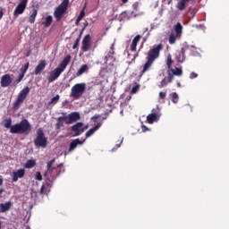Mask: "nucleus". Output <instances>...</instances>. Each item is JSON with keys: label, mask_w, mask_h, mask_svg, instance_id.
I'll use <instances>...</instances> for the list:
<instances>
[{"label": "nucleus", "mask_w": 229, "mask_h": 229, "mask_svg": "<svg viewBox=\"0 0 229 229\" xmlns=\"http://www.w3.org/2000/svg\"><path fill=\"white\" fill-rule=\"evenodd\" d=\"M164 49V45L159 44L157 46H154L152 49H150L148 53L147 56V62L143 66V70L141 71V74H144V72H147V71H149L151 68V65H153V62L160 56V51Z\"/></svg>", "instance_id": "1"}, {"label": "nucleus", "mask_w": 229, "mask_h": 229, "mask_svg": "<svg viewBox=\"0 0 229 229\" xmlns=\"http://www.w3.org/2000/svg\"><path fill=\"white\" fill-rule=\"evenodd\" d=\"M71 63V55H66L64 60L59 64V66L55 68L54 71L50 72L48 77V81L51 83L55 81V80H58L60 78V74L67 69V66Z\"/></svg>", "instance_id": "2"}, {"label": "nucleus", "mask_w": 229, "mask_h": 229, "mask_svg": "<svg viewBox=\"0 0 229 229\" xmlns=\"http://www.w3.org/2000/svg\"><path fill=\"white\" fill-rule=\"evenodd\" d=\"M53 164H55V159H52L47 163V170L44 174L45 178H47L48 182H55V180H56V176L62 173V167L64 165L63 164H60L57 166L53 167Z\"/></svg>", "instance_id": "3"}, {"label": "nucleus", "mask_w": 229, "mask_h": 229, "mask_svg": "<svg viewBox=\"0 0 229 229\" xmlns=\"http://www.w3.org/2000/svg\"><path fill=\"white\" fill-rule=\"evenodd\" d=\"M30 131H31V124L26 119L21 120L20 123H16L11 127V133H24L25 135H29Z\"/></svg>", "instance_id": "4"}, {"label": "nucleus", "mask_w": 229, "mask_h": 229, "mask_svg": "<svg viewBox=\"0 0 229 229\" xmlns=\"http://www.w3.org/2000/svg\"><path fill=\"white\" fill-rule=\"evenodd\" d=\"M30 90L31 89H30V87L27 86L23 88L21 91H20L13 104L14 110H19V108H21V105H22V103L26 101V98H28V95L30 94Z\"/></svg>", "instance_id": "5"}, {"label": "nucleus", "mask_w": 229, "mask_h": 229, "mask_svg": "<svg viewBox=\"0 0 229 229\" xmlns=\"http://www.w3.org/2000/svg\"><path fill=\"white\" fill-rule=\"evenodd\" d=\"M87 89V84L85 82L77 83L72 88L71 98L73 99H80L83 94H85V89Z\"/></svg>", "instance_id": "6"}, {"label": "nucleus", "mask_w": 229, "mask_h": 229, "mask_svg": "<svg viewBox=\"0 0 229 229\" xmlns=\"http://www.w3.org/2000/svg\"><path fill=\"white\" fill-rule=\"evenodd\" d=\"M69 8V0H64L58 7L55 8L54 12V16L56 19V21H61L62 17L65 15V12H67V9Z\"/></svg>", "instance_id": "7"}, {"label": "nucleus", "mask_w": 229, "mask_h": 229, "mask_svg": "<svg viewBox=\"0 0 229 229\" xmlns=\"http://www.w3.org/2000/svg\"><path fill=\"white\" fill-rule=\"evenodd\" d=\"M34 144L37 148H46L47 146V138H46L42 129L38 130Z\"/></svg>", "instance_id": "8"}, {"label": "nucleus", "mask_w": 229, "mask_h": 229, "mask_svg": "<svg viewBox=\"0 0 229 229\" xmlns=\"http://www.w3.org/2000/svg\"><path fill=\"white\" fill-rule=\"evenodd\" d=\"M27 6H28V0H20V3L14 9L13 16L17 17L18 15H22Z\"/></svg>", "instance_id": "9"}, {"label": "nucleus", "mask_w": 229, "mask_h": 229, "mask_svg": "<svg viewBox=\"0 0 229 229\" xmlns=\"http://www.w3.org/2000/svg\"><path fill=\"white\" fill-rule=\"evenodd\" d=\"M187 49H189V46L184 45L180 51H177L175 53V60L179 63V64H183V62H185V53L187 51Z\"/></svg>", "instance_id": "10"}, {"label": "nucleus", "mask_w": 229, "mask_h": 229, "mask_svg": "<svg viewBox=\"0 0 229 229\" xmlns=\"http://www.w3.org/2000/svg\"><path fill=\"white\" fill-rule=\"evenodd\" d=\"M80 119H81L80 113L72 112L66 116L67 121L65 122V124H72V123H76L80 121Z\"/></svg>", "instance_id": "11"}, {"label": "nucleus", "mask_w": 229, "mask_h": 229, "mask_svg": "<svg viewBox=\"0 0 229 229\" xmlns=\"http://www.w3.org/2000/svg\"><path fill=\"white\" fill-rule=\"evenodd\" d=\"M82 126H83V123H81V122H79V123H75L73 126H72L71 131H72V133H74L73 137H80V135H81V133H83Z\"/></svg>", "instance_id": "12"}, {"label": "nucleus", "mask_w": 229, "mask_h": 229, "mask_svg": "<svg viewBox=\"0 0 229 229\" xmlns=\"http://www.w3.org/2000/svg\"><path fill=\"white\" fill-rule=\"evenodd\" d=\"M90 40H92V38L89 34H87L82 39L81 50L83 51V53H87V51L90 49Z\"/></svg>", "instance_id": "13"}, {"label": "nucleus", "mask_w": 229, "mask_h": 229, "mask_svg": "<svg viewBox=\"0 0 229 229\" xmlns=\"http://www.w3.org/2000/svg\"><path fill=\"white\" fill-rule=\"evenodd\" d=\"M82 144H83V141L80 140V139L73 140L70 143V148H69V149L64 152V155H65V156L69 155V153H72V151H74V149H75L76 148H78V146H81Z\"/></svg>", "instance_id": "14"}, {"label": "nucleus", "mask_w": 229, "mask_h": 229, "mask_svg": "<svg viewBox=\"0 0 229 229\" xmlns=\"http://www.w3.org/2000/svg\"><path fill=\"white\" fill-rule=\"evenodd\" d=\"M13 79L10 74H4L1 78V87L6 88L12 85Z\"/></svg>", "instance_id": "15"}, {"label": "nucleus", "mask_w": 229, "mask_h": 229, "mask_svg": "<svg viewBox=\"0 0 229 229\" xmlns=\"http://www.w3.org/2000/svg\"><path fill=\"white\" fill-rule=\"evenodd\" d=\"M24 174H26V170L24 169H19L18 171L13 172V182H18L19 178H24Z\"/></svg>", "instance_id": "16"}, {"label": "nucleus", "mask_w": 229, "mask_h": 229, "mask_svg": "<svg viewBox=\"0 0 229 229\" xmlns=\"http://www.w3.org/2000/svg\"><path fill=\"white\" fill-rule=\"evenodd\" d=\"M46 65H47L46 60L40 61L39 64L35 68L34 74H36V76H38V74H40L42 71L46 69Z\"/></svg>", "instance_id": "17"}, {"label": "nucleus", "mask_w": 229, "mask_h": 229, "mask_svg": "<svg viewBox=\"0 0 229 229\" xmlns=\"http://www.w3.org/2000/svg\"><path fill=\"white\" fill-rule=\"evenodd\" d=\"M167 74H171L172 80H174V76H182L183 71H182V68L170 69L167 71Z\"/></svg>", "instance_id": "18"}, {"label": "nucleus", "mask_w": 229, "mask_h": 229, "mask_svg": "<svg viewBox=\"0 0 229 229\" xmlns=\"http://www.w3.org/2000/svg\"><path fill=\"white\" fill-rule=\"evenodd\" d=\"M189 3H191V0H181L177 3V10L180 12H183L187 6H189Z\"/></svg>", "instance_id": "19"}, {"label": "nucleus", "mask_w": 229, "mask_h": 229, "mask_svg": "<svg viewBox=\"0 0 229 229\" xmlns=\"http://www.w3.org/2000/svg\"><path fill=\"white\" fill-rule=\"evenodd\" d=\"M173 81V75L171 73L168 74V77H165L159 83L158 87L159 89H163V87H165L168 83H171Z\"/></svg>", "instance_id": "20"}, {"label": "nucleus", "mask_w": 229, "mask_h": 229, "mask_svg": "<svg viewBox=\"0 0 229 229\" xmlns=\"http://www.w3.org/2000/svg\"><path fill=\"white\" fill-rule=\"evenodd\" d=\"M12 208V201H8L5 203L0 204V214H4V212H8Z\"/></svg>", "instance_id": "21"}, {"label": "nucleus", "mask_w": 229, "mask_h": 229, "mask_svg": "<svg viewBox=\"0 0 229 229\" xmlns=\"http://www.w3.org/2000/svg\"><path fill=\"white\" fill-rule=\"evenodd\" d=\"M140 35H137L133 39H132V42H131V51H132V53H135V51H137V44H139V42H140Z\"/></svg>", "instance_id": "22"}, {"label": "nucleus", "mask_w": 229, "mask_h": 229, "mask_svg": "<svg viewBox=\"0 0 229 229\" xmlns=\"http://www.w3.org/2000/svg\"><path fill=\"white\" fill-rule=\"evenodd\" d=\"M101 123H98L97 125H95L93 128L89 129L87 132H86V139H89V137H92L93 133H96V131H98V130H99V128H101Z\"/></svg>", "instance_id": "23"}, {"label": "nucleus", "mask_w": 229, "mask_h": 229, "mask_svg": "<svg viewBox=\"0 0 229 229\" xmlns=\"http://www.w3.org/2000/svg\"><path fill=\"white\" fill-rule=\"evenodd\" d=\"M156 121H158V114L156 113H152L147 116V122L148 124H153V123H156Z\"/></svg>", "instance_id": "24"}, {"label": "nucleus", "mask_w": 229, "mask_h": 229, "mask_svg": "<svg viewBox=\"0 0 229 229\" xmlns=\"http://www.w3.org/2000/svg\"><path fill=\"white\" fill-rule=\"evenodd\" d=\"M67 121V117L66 116H61L57 119V123L55 124L56 129L60 130V128H62V126H64V123H66Z\"/></svg>", "instance_id": "25"}, {"label": "nucleus", "mask_w": 229, "mask_h": 229, "mask_svg": "<svg viewBox=\"0 0 229 229\" xmlns=\"http://www.w3.org/2000/svg\"><path fill=\"white\" fill-rule=\"evenodd\" d=\"M181 36H178L177 34H175L174 32H172L169 36V39L168 42L169 44L173 45V44H176V40L177 38H180Z\"/></svg>", "instance_id": "26"}, {"label": "nucleus", "mask_w": 229, "mask_h": 229, "mask_svg": "<svg viewBox=\"0 0 229 229\" xmlns=\"http://www.w3.org/2000/svg\"><path fill=\"white\" fill-rule=\"evenodd\" d=\"M182 30H183L182 23L177 22V24L174 26V31H175V35H177V37H182Z\"/></svg>", "instance_id": "27"}, {"label": "nucleus", "mask_w": 229, "mask_h": 229, "mask_svg": "<svg viewBox=\"0 0 229 229\" xmlns=\"http://www.w3.org/2000/svg\"><path fill=\"white\" fill-rule=\"evenodd\" d=\"M38 13V11H37V9H33L32 13L30 16L29 21L30 22V24L35 23V19H37V15Z\"/></svg>", "instance_id": "28"}, {"label": "nucleus", "mask_w": 229, "mask_h": 229, "mask_svg": "<svg viewBox=\"0 0 229 229\" xmlns=\"http://www.w3.org/2000/svg\"><path fill=\"white\" fill-rule=\"evenodd\" d=\"M89 71V65L83 64L77 72L76 75L77 76H81L84 72H87Z\"/></svg>", "instance_id": "29"}, {"label": "nucleus", "mask_w": 229, "mask_h": 229, "mask_svg": "<svg viewBox=\"0 0 229 229\" xmlns=\"http://www.w3.org/2000/svg\"><path fill=\"white\" fill-rule=\"evenodd\" d=\"M36 164L35 160H28L25 164V168L31 169L32 167H35Z\"/></svg>", "instance_id": "30"}, {"label": "nucleus", "mask_w": 229, "mask_h": 229, "mask_svg": "<svg viewBox=\"0 0 229 229\" xmlns=\"http://www.w3.org/2000/svg\"><path fill=\"white\" fill-rule=\"evenodd\" d=\"M53 22V16H47L44 22L45 28H49Z\"/></svg>", "instance_id": "31"}, {"label": "nucleus", "mask_w": 229, "mask_h": 229, "mask_svg": "<svg viewBox=\"0 0 229 229\" xmlns=\"http://www.w3.org/2000/svg\"><path fill=\"white\" fill-rule=\"evenodd\" d=\"M167 96V93L166 92H159V100L158 102L163 104V103H165V98Z\"/></svg>", "instance_id": "32"}, {"label": "nucleus", "mask_w": 229, "mask_h": 229, "mask_svg": "<svg viewBox=\"0 0 229 229\" xmlns=\"http://www.w3.org/2000/svg\"><path fill=\"white\" fill-rule=\"evenodd\" d=\"M4 128H10V131L12 130V118H7L4 121Z\"/></svg>", "instance_id": "33"}, {"label": "nucleus", "mask_w": 229, "mask_h": 229, "mask_svg": "<svg viewBox=\"0 0 229 229\" xmlns=\"http://www.w3.org/2000/svg\"><path fill=\"white\" fill-rule=\"evenodd\" d=\"M28 69H30V63L25 64L24 67L21 68V74H23V76L26 74L28 72Z\"/></svg>", "instance_id": "34"}, {"label": "nucleus", "mask_w": 229, "mask_h": 229, "mask_svg": "<svg viewBox=\"0 0 229 229\" xmlns=\"http://www.w3.org/2000/svg\"><path fill=\"white\" fill-rule=\"evenodd\" d=\"M166 65L168 69H171V65H173V57L171 56V55H168L167 56Z\"/></svg>", "instance_id": "35"}, {"label": "nucleus", "mask_w": 229, "mask_h": 229, "mask_svg": "<svg viewBox=\"0 0 229 229\" xmlns=\"http://www.w3.org/2000/svg\"><path fill=\"white\" fill-rule=\"evenodd\" d=\"M81 40V35H80L77 39L75 40L72 49H77L78 47L80 46V41Z\"/></svg>", "instance_id": "36"}, {"label": "nucleus", "mask_w": 229, "mask_h": 229, "mask_svg": "<svg viewBox=\"0 0 229 229\" xmlns=\"http://www.w3.org/2000/svg\"><path fill=\"white\" fill-rule=\"evenodd\" d=\"M86 6H87V4H85L83 9L81 11L79 16L77 17V19H79V21H81L83 19V17H85V8H86Z\"/></svg>", "instance_id": "37"}, {"label": "nucleus", "mask_w": 229, "mask_h": 229, "mask_svg": "<svg viewBox=\"0 0 229 229\" xmlns=\"http://www.w3.org/2000/svg\"><path fill=\"white\" fill-rule=\"evenodd\" d=\"M178 100H179L178 93H176V92L172 93L173 103L176 104V103H178Z\"/></svg>", "instance_id": "38"}, {"label": "nucleus", "mask_w": 229, "mask_h": 229, "mask_svg": "<svg viewBox=\"0 0 229 229\" xmlns=\"http://www.w3.org/2000/svg\"><path fill=\"white\" fill-rule=\"evenodd\" d=\"M59 99H60V95H56L51 99L50 103H58Z\"/></svg>", "instance_id": "39"}, {"label": "nucleus", "mask_w": 229, "mask_h": 229, "mask_svg": "<svg viewBox=\"0 0 229 229\" xmlns=\"http://www.w3.org/2000/svg\"><path fill=\"white\" fill-rule=\"evenodd\" d=\"M36 180H38V182H42V174H40V172L36 173Z\"/></svg>", "instance_id": "40"}, {"label": "nucleus", "mask_w": 229, "mask_h": 229, "mask_svg": "<svg viewBox=\"0 0 229 229\" xmlns=\"http://www.w3.org/2000/svg\"><path fill=\"white\" fill-rule=\"evenodd\" d=\"M24 79V73L23 74H20L19 78L16 80V83H21V81H22V80Z\"/></svg>", "instance_id": "41"}, {"label": "nucleus", "mask_w": 229, "mask_h": 229, "mask_svg": "<svg viewBox=\"0 0 229 229\" xmlns=\"http://www.w3.org/2000/svg\"><path fill=\"white\" fill-rule=\"evenodd\" d=\"M138 90H139V86H134V87H132L131 92V94H137Z\"/></svg>", "instance_id": "42"}, {"label": "nucleus", "mask_w": 229, "mask_h": 229, "mask_svg": "<svg viewBox=\"0 0 229 229\" xmlns=\"http://www.w3.org/2000/svg\"><path fill=\"white\" fill-rule=\"evenodd\" d=\"M197 76H198V73L192 72L191 73V75H190V78H191V80H194V78H196Z\"/></svg>", "instance_id": "43"}, {"label": "nucleus", "mask_w": 229, "mask_h": 229, "mask_svg": "<svg viewBox=\"0 0 229 229\" xmlns=\"http://www.w3.org/2000/svg\"><path fill=\"white\" fill-rule=\"evenodd\" d=\"M98 119H99V114H95L92 118H91V121H98Z\"/></svg>", "instance_id": "44"}, {"label": "nucleus", "mask_w": 229, "mask_h": 229, "mask_svg": "<svg viewBox=\"0 0 229 229\" xmlns=\"http://www.w3.org/2000/svg\"><path fill=\"white\" fill-rule=\"evenodd\" d=\"M3 15H4L3 9H0V21L3 19Z\"/></svg>", "instance_id": "45"}, {"label": "nucleus", "mask_w": 229, "mask_h": 229, "mask_svg": "<svg viewBox=\"0 0 229 229\" xmlns=\"http://www.w3.org/2000/svg\"><path fill=\"white\" fill-rule=\"evenodd\" d=\"M82 130H83V132L86 131V130H89V125H86V126H82Z\"/></svg>", "instance_id": "46"}, {"label": "nucleus", "mask_w": 229, "mask_h": 229, "mask_svg": "<svg viewBox=\"0 0 229 229\" xmlns=\"http://www.w3.org/2000/svg\"><path fill=\"white\" fill-rule=\"evenodd\" d=\"M81 21V20H79V18L76 19V21H75L76 26H78V24H80V21Z\"/></svg>", "instance_id": "47"}, {"label": "nucleus", "mask_w": 229, "mask_h": 229, "mask_svg": "<svg viewBox=\"0 0 229 229\" xmlns=\"http://www.w3.org/2000/svg\"><path fill=\"white\" fill-rule=\"evenodd\" d=\"M44 189H45V186H44V185H42V186H41V190H40L41 194H43V193H44Z\"/></svg>", "instance_id": "48"}, {"label": "nucleus", "mask_w": 229, "mask_h": 229, "mask_svg": "<svg viewBox=\"0 0 229 229\" xmlns=\"http://www.w3.org/2000/svg\"><path fill=\"white\" fill-rule=\"evenodd\" d=\"M3 185V176L0 175V187Z\"/></svg>", "instance_id": "49"}, {"label": "nucleus", "mask_w": 229, "mask_h": 229, "mask_svg": "<svg viewBox=\"0 0 229 229\" xmlns=\"http://www.w3.org/2000/svg\"><path fill=\"white\" fill-rule=\"evenodd\" d=\"M122 3H123V4H126V3H128V0H122Z\"/></svg>", "instance_id": "50"}, {"label": "nucleus", "mask_w": 229, "mask_h": 229, "mask_svg": "<svg viewBox=\"0 0 229 229\" xmlns=\"http://www.w3.org/2000/svg\"><path fill=\"white\" fill-rule=\"evenodd\" d=\"M191 13H192V16H191V19H192L194 17V15H196V13L191 12Z\"/></svg>", "instance_id": "51"}, {"label": "nucleus", "mask_w": 229, "mask_h": 229, "mask_svg": "<svg viewBox=\"0 0 229 229\" xmlns=\"http://www.w3.org/2000/svg\"><path fill=\"white\" fill-rule=\"evenodd\" d=\"M4 190L0 189V198H1V194H3Z\"/></svg>", "instance_id": "52"}, {"label": "nucleus", "mask_w": 229, "mask_h": 229, "mask_svg": "<svg viewBox=\"0 0 229 229\" xmlns=\"http://www.w3.org/2000/svg\"><path fill=\"white\" fill-rule=\"evenodd\" d=\"M111 50L114 51V43L111 46Z\"/></svg>", "instance_id": "53"}, {"label": "nucleus", "mask_w": 229, "mask_h": 229, "mask_svg": "<svg viewBox=\"0 0 229 229\" xmlns=\"http://www.w3.org/2000/svg\"><path fill=\"white\" fill-rule=\"evenodd\" d=\"M173 3V0H168V4H171Z\"/></svg>", "instance_id": "54"}, {"label": "nucleus", "mask_w": 229, "mask_h": 229, "mask_svg": "<svg viewBox=\"0 0 229 229\" xmlns=\"http://www.w3.org/2000/svg\"><path fill=\"white\" fill-rule=\"evenodd\" d=\"M3 226V222L0 221V229L2 228Z\"/></svg>", "instance_id": "55"}, {"label": "nucleus", "mask_w": 229, "mask_h": 229, "mask_svg": "<svg viewBox=\"0 0 229 229\" xmlns=\"http://www.w3.org/2000/svg\"><path fill=\"white\" fill-rule=\"evenodd\" d=\"M142 128L144 129L145 131L148 130L146 126H143Z\"/></svg>", "instance_id": "56"}, {"label": "nucleus", "mask_w": 229, "mask_h": 229, "mask_svg": "<svg viewBox=\"0 0 229 229\" xmlns=\"http://www.w3.org/2000/svg\"><path fill=\"white\" fill-rule=\"evenodd\" d=\"M134 58H137V55H134Z\"/></svg>", "instance_id": "57"}, {"label": "nucleus", "mask_w": 229, "mask_h": 229, "mask_svg": "<svg viewBox=\"0 0 229 229\" xmlns=\"http://www.w3.org/2000/svg\"><path fill=\"white\" fill-rule=\"evenodd\" d=\"M134 58H137V55H134Z\"/></svg>", "instance_id": "58"}, {"label": "nucleus", "mask_w": 229, "mask_h": 229, "mask_svg": "<svg viewBox=\"0 0 229 229\" xmlns=\"http://www.w3.org/2000/svg\"><path fill=\"white\" fill-rule=\"evenodd\" d=\"M134 58H137V55H134Z\"/></svg>", "instance_id": "59"}]
</instances>
